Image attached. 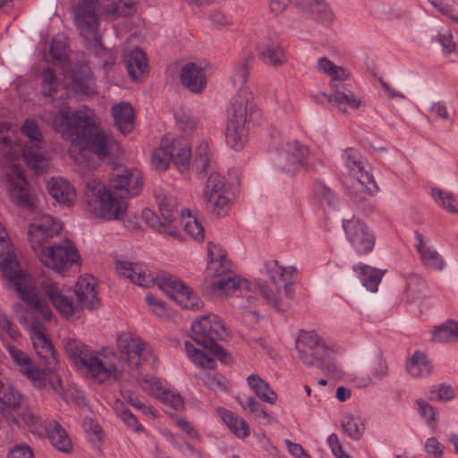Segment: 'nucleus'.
I'll return each mask as SVG.
<instances>
[{"instance_id": "obj_37", "label": "nucleus", "mask_w": 458, "mask_h": 458, "mask_svg": "<svg viewBox=\"0 0 458 458\" xmlns=\"http://www.w3.org/2000/svg\"><path fill=\"white\" fill-rule=\"evenodd\" d=\"M174 116L175 119L174 135L175 134V131L180 133V135L177 136L175 142L178 140L181 142H189V139L193 134L197 126L196 118L191 116L189 112H185L183 110L178 111Z\"/></svg>"}, {"instance_id": "obj_61", "label": "nucleus", "mask_w": 458, "mask_h": 458, "mask_svg": "<svg viewBox=\"0 0 458 458\" xmlns=\"http://www.w3.org/2000/svg\"><path fill=\"white\" fill-rule=\"evenodd\" d=\"M146 301L148 307L151 309V311L155 313L158 317H163L166 314L167 307L165 303L160 300H158L153 294H148L146 296Z\"/></svg>"}, {"instance_id": "obj_44", "label": "nucleus", "mask_w": 458, "mask_h": 458, "mask_svg": "<svg viewBox=\"0 0 458 458\" xmlns=\"http://www.w3.org/2000/svg\"><path fill=\"white\" fill-rule=\"evenodd\" d=\"M415 405L420 418L423 420L428 428L435 431L439 424L440 413L438 409L423 399L415 400Z\"/></svg>"}, {"instance_id": "obj_16", "label": "nucleus", "mask_w": 458, "mask_h": 458, "mask_svg": "<svg viewBox=\"0 0 458 458\" xmlns=\"http://www.w3.org/2000/svg\"><path fill=\"white\" fill-rule=\"evenodd\" d=\"M118 274L142 287L157 285L168 298L172 299V281L168 276H158L155 279L142 265L121 261L116 263Z\"/></svg>"}, {"instance_id": "obj_30", "label": "nucleus", "mask_w": 458, "mask_h": 458, "mask_svg": "<svg viewBox=\"0 0 458 458\" xmlns=\"http://www.w3.org/2000/svg\"><path fill=\"white\" fill-rule=\"evenodd\" d=\"M126 68L132 81H140L148 72L145 53L140 48L131 50L125 57Z\"/></svg>"}, {"instance_id": "obj_26", "label": "nucleus", "mask_w": 458, "mask_h": 458, "mask_svg": "<svg viewBox=\"0 0 458 458\" xmlns=\"http://www.w3.org/2000/svg\"><path fill=\"white\" fill-rule=\"evenodd\" d=\"M182 85L193 94L201 93L207 86V75L204 67L196 63H187L181 70Z\"/></svg>"}, {"instance_id": "obj_36", "label": "nucleus", "mask_w": 458, "mask_h": 458, "mask_svg": "<svg viewBox=\"0 0 458 458\" xmlns=\"http://www.w3.org/2000/svg\"><path fill=\"white\" fill-rule=\"evenodd\" d=\"M216 412L231 432L237 437L242 439L250 435L249 425L242 417L222 407H218Z\"/></svg>"}, {"instance_id": "obj_1", "label": "nucleus", "mask_w": 458, "mask_h": 458, "mask_svg": "<svg viewBox=\"0 0 458 458\" xmlns=\"http://www.w3.org/2000/svg\"><path fill=\"white\" fill-rule=\"evenodd\" d=\"M232 270L233 263L222 246L208 242L207 276L212 278V289L221 295L228 296L238 291L246 298L247 302L252 305L258 301L257 293H259L267 304L281 310L282 289L285 295L289 296L292 285L297 278V269L294 267H281L276 260L264 263L263 271L269 278V283H262L260 280L251 283L231 274Z\"/></svg>"}, {"instance_id": "obj_52", "label": "nucleus", "mask_w": 458, "mask_h": 458, "mask_svg": "<svg viewBox=\"0 0 458 458\" xmlns=\"http://www.w3.org/2000/svg\"><path fill=\"white\" fill-rule=\"evenodd\" d=\"M0 402L5 406L19 408L23 404V396L12 385L5 383L0 390Z\"/></svg>"}, {"instance_id": "obj_29", "label": "nucleus", "mask_w": 458, "mask_h": 458, "mask_svg": "<svg viewBox=\"0 0 458 458\" xmlns=\"http://www.w3.org/2000/svg\"><path fill=\"white\" fill-rule=\"evenodd\" d=\"M174 301L187 310H199L203 307V301L192 289L175 279H174Z\"/></svg>"}, {"instance_id": "obj_60", "label": "nucleus", "mask_w": 458, "mask_h": 458, "mask_svg": "<svg viewBox=\"0 0 458 458\" xmlns=\"http://www.w3.org/2000/svg\"><path fill=\"white\" fill-rule=\"evenodd\" d=\"M444 445L435 437H428L424 444V451L434 458H441L444 453Z\"/></svg>"}, {"instance_id": "obj_63", "label": "nucleus", "mask_w": 458, "mask_h": 458, "mask_svg": "<svg viewBox=\"0 0 458 458\" xmlns=\"http://www.w3.org/2000/svg\"><path fill=\"white\" fill-rule=\"evenodd\" d=\"M47 386H50V388L55 392V394L59 395L64 401H67V397L61 378L57 375H55L52 372L48 374Z\"/></svg>"}, {"instance_id": "obj_46", "label": "nucleus", "mask_w": 458, "mask_h": 458, "mask_svg": "<svg viewBox=\"0 0 458 458\" xmlns=\"http://www.w3.org/2000/svg\"><path fill=\"white\" fill-rule=\"evenodd\" d=\"M172 160V147L167 139H163L160 148L153 151L151 165L158 171H165Z\"/></svg>"}, {"instance_id": "obj_9", "label": "nucleus", "mask_w": 458, "mask_h": 458, "mask_svg": "<svg viewBox=\"0 0 458 458\" xmlns=\"http://www.w3.org/2000/svg\"><path fill=\"white\" fill-rule=\"evenodd\" d=\"M41 287L54 307L65 318L75 316L80 309L92 310L100 306L97 280L92 276L86 275L78 279L74 289L77 303L63 294L59 285L52 280H44Z\"/></svg>"}, {"instance_id": "obj_21", "label": "nucleus", "mask_w": 458, "mask_h": 458, "mask_svg": "<svg viewBox=\"0 0 458 458\" xmlns=\"http://www.w3.org/2000/svg\"><path fill=\"white\" fill-rule=\"evenodd\" d=\"M346 237L358 255L370 253L375 246V235L365 223L352 217L343 221Z\"/></svg>"}, {"instance_id": "obj_40", "label": "nucleus", "mask_w": 458, "mask_h": 458, "mask_svg": "<svg viewBox=\"0 0 458 458\" xmlns=\"http://www.w3.org/2000/svg\"><path fill=\"white\" fill-rule=\"evenodd\" d=\"M180 224L186 234L196 242L204 240V228L197 216L189 208L181 210Z\"/></svg>"}, {"instance_id": "obj_39", "label": "nucleus", "mask_w": 458, "mask_h": 458, "mask_svg": "<svg viewBox=\"0 0 458 458\" xmlns=\"http://www.w3.org/2000/svg\"><path fill=\"white\" fill-rule=\"evenodd\" d=\"M247 384L255 395L262 402L269 404L276 403L277 394L259 375H250L247 377Z\"/></svg>"}, {"instance_id": "obj_22", "label": "nucleus", "mask_w": 458, "mask_h": 458, "mask_svg": "<svg viewBox=\"0 0 458 458\" xmlns=\"http://www.w3.org/2000/svg\"><path fill=\"white\" fill-rule=\"evenodd\" d=\"M342 160L350 174L365 187L369 195L378 191V186L358 150L352 148H346L342 154Z\"/></svg>"}, {"instance_id": "obj_14", "label": "nucleus", "mask_w": 458, "mask_h": 458, "mask_svg": "<svg viewBox=\"0 0 458 458\" xmlns=\"http://www.w3.org/2000/svg\"><path fill=\"white\" fill-rule=\"evenodd\" d=\"M40 261L59 274H64L81 259L80 253L70 240L42 248L38 252Z\"/></svg>"}, {"instance_id": "obj_41", "label": "nucleus", "mask_w": 458, "mask_h": 458, "mask_svg": "<svg viewBox=\"0 0 458 458\" xmlns=\"http://www.w3.org/2000/svg\"><path fill=\"white\" fill-rule=\"evenodd\" d=\"M343 432L351 439L358 441L361 438L365 431L364 419L353 413H345L341 421Z\"/></svg>"}, {"instance_id": "obj_47", "label": "nucleus", "mask_w": 458, "mask_h": 458, "mask_svg": "<svg viewBox=\"0 0 458 458\" xmlns=\"http://www.w3.org/2000/svg\"><path fill=\"white\" fill-rule=\"evenodd\" d=\"M426 397L432 402L448 403L455 399L456 394L454 389L445 383L436 384L425 392Z\"/></svg>"}, {"instance_id": "obj_6", "label": "nucleus", "mask_w": 458, "mask_h": 458, "mask_svg": "<svg viewBox=\"0 0 458 458\" xmlns=\"http://www.w3.org/2000/svg\"><path fill=\"white\" fill-rule=\"evenodd\" d=\"M22 133L30 139L24 148L17 142V129L10 123H0V155L7 160H15L23 154L27 165L36 173H42L48 166V159L40 146L42 135L38 124L26 120L21 127Z\"/></svg>"}, {"instance_id": "obj_3", "label": "nucleus", "mask_w": 458, "mask_h": 458, "mask_svg": "<svg viewBox=\"0 0 458 458\" xmlns=\"http://www.w3.org/2000/svg\"><path fill=\"white\" fill-rule=\"evenodd\" d=\"M253 58L251 54L242 56L235 64L231 75V81L238 92L232 99L227 111L225 137L227 144L234 150H241L247 141L246 123L254 110L252 94L244 86Z\"/></svg>"}, {"instance_id": "obj_49", "label": "nucleus", "mask_w": 458, "mask_h": 458, "mask_svg": "<svg viewBox=\"0 0 458 458\" xmlns=\"http://www.w3.org/2000/svg\"><path fill=\"white\" fill-rule=\"evenodd\" d=\"M432 340L445 342L450 340L458 341V322L453 319L435 327L431 331Z\"/></svg>"}, {"instance_id": "obj_38", "label": "nucleus", "mask_w": 458, "mask_h": 458, "mask_svg": "<svg viewBox=\"0 0 458 458\" xmlns=\"http://www.w3.org/2000/svg\"><path fill=\"white\" fill-rule=\"evenodd\" d=\"M45 433H47L51 444L57 450L64 453H71L72 450V444L67 433L63 427L55 421L48 422L46 425Z\"/></svg>"}, {"instance_id": "obj_13", "label": "nucleus", "mask_w": 458, "mask_h": 458, "mask_svg": "<svg viewBox=\"0 0 458 458\" xmlns=\"http://www.w3.org/2000/svg\"><path fill=\"white\" fill-rule=\"evenodd\" d=\"M273 163L278 170L289 175L294 174L301 167L310 171L322 165L320 157L298 140L289 141L284 149L276 152L273 156Z\"/></svg>"}, {"instance_id": "obj_10", "label": "nucleus", "mask_w": 458, "mask_h": 458, "mask_svg": "<svg viewBox=\"0 0 458 458\" xmlns=\"http://www.w3.org/2000/svg\"><path fill=\"white\" fill-rule=\"evenodd\" d=\"M317 69L328 77L330 93H324L323 96L333 106L340 112H347L361 106L360 96L352 90V75L348 69L327 57L318 59Z\"/></svg>"}, {"instance_id": "obj_54", "label": "nucleus", "mask_w": 458, "mask_h": 458, "mask_svg": "<svg viewBox=\"0 0 458 458\" xmlns=\"http://www.w3.org/2000/svg\"><path fill=\"white\" fill-rule=\"evenodd\" d=\"M36 228H39L41 231L53 237L62 230V224L59 220L55 219L53 216L48 215H43L38 221L33 223Z\"/></svg>"}, {"instance_id": "obj_34", "label": "nucleus", "mask_w": 458, "mask_h": 458, "mask_svg": "<svg viewBox=\"0 0 458 458\" xmlns=\"http://www.w3.org/2000/svg\"><path fill=\"white\" fill-rule=\"evenodd\" d=\"M405 368L407 373L414 378L428 377L433 369L430 360L420 351H416L407 359Z\"/></svg>"}, {"instance_id": "obj_28", "label": "nucleus", "mask_w": 458, "mask_h": 458, "mask_svg": "<svg viewBox=\"0 0 458 458\" xmlns=\"http://www.w3.org/2000/svg\"><path fill=\"white\" fill-rule=\"evenodd\" d=\"M191 149L189 142H175L174 138V167L185 181L191 178Z\"/></svg>"}, {"instance_id": "obj_32", "label": "nucleus", "mask_w": 458, "mask_h": 458, "mask_svg": "<svg viewBox=\"0 0 458 458\" xmlns=\"http://www.w3.org/2000/svg\"><path fill=\"white\" fill-rule=\"evenodd\" d=\"M259 59L266 64L278 66L286 60L284 48L275 41L262 42L256 47Z\"/></svg>"}, {"instance_id": "obj_5", "label": "nucleus", "mask_w": 458, "mask_h": 458, "mask_svg": "<svg viewBox=\"0 0 458 458\" xmlns=\"http://www.w3.org/2000/svg\"><path fill=\"white\" fill-rule=\"evenodd\" d=\"M191 330L194 342L209 352L208 354L192 343L185 342V351L192 363L199 368L212 369L216 366V360L210 354L224 363L229 361L225 351L216 344L227 337L226 328L218 316L213 313L201 316L192 322Z\"/></svg>"}, {"instance_id": "obj_11", "label": "nucleus", "mask_w": 458, "mask_h": 458, "mask_svg": "<svg viewBox=\"0 0 458 458\" xmlns=\"http://www.w3.org/2000/svg\"><path fill=\"white\" fill-rule=\"evenodd\" d=\"M298 359L307 367L322 370L327 376L339 378L341 366L335 360V351L314 331L301 330L295 340Z\"/></svg>"}, {"instance_id": "obj_58", "label": "nucleus", "mask_w": 458, "mask_h": 458, "mask_svg": "<svg viewBox=\"0 0 458 458\" xmlns=\"http://www.w3.org/2000/svg\"><path fill=\"white\" fill-rule=\"evenodd\" d=\"M174 423H175V425L187 437L189 440L199 441L200 439V436L197 428L191 421L187 420L185 418L174 417Z\"/></svg>"}, {"instance_id": "obj_62", "label": "nucleus", "mask_w": 458, "mask_h": 458, "mask_svg": "<svg viewBox=\"0 0 458 458\" xmlns=\"http://www.w3.org/2000/svg\"><path fill=\"white\" fill-rule=\"evenodd\" d=\"M207 386L214 391H226L227 390V381L226 379L218 374L213 376H207L205 379Z\"/></svg>"}, {"instance_id": "obj_19", "label": "nucleus", "mask_w": 458, "mask_h": 458, "mask_svg": "<svg viewBox=\"0 0 458 458\" xmlns=\"http://www.w3.org/2000/svg\"><path fill=\"white\" fill-rule=\"evenodd\" d=\"M291 0H268L270 11L276 14L282 13ZM298 8L310 15L314 20L322 23H331L334 13L325 0H295Z\"/></svg>"}, {"instance_id": "obj_42", "label": "nucleus", "mask_w": 458, "mask_h": 458, "mask_svg": "<svg viewBox=\"0 0 458 458\" xmlns=\"http://www.w3.org/2000/svg\"><path fill=\"white\" fill-rule=\"evenodd\" d=\"M142 387L168 408L172 407V393L166 387L165 382L155 377H150L143 380Z\"/></svg>"}, {"instance_id": "obj_33", "label": "nucleus", "mask_w": 458, "mask_h": 458, "mask_svg": "<svg viewBox=\"0 0 458 458\" xmlns=\"http://www.w3.org/2000/svg\"><path fill=\"white\" fill-rule=\"evenodd\" d=\"M112 116L115 127L123 133L128 134L134 128V111L129 103L122 102L112 107Z\"/></svg>"}, {"instance_id": "obj_15", "label": "nucleus", "mask_w": 458, "mask_h": 458, "mask_svg": "<svg viewBox=\"0 0 458 458\" xmlns=\"http://www.w3.org/2000/svg\"><path fill=\"white\" fill-rule=\"evenodd\" d=\"M121 362L130 369H139L143 363L154 360L152 348L140 338L123 333L117 338Z\"/></svg>"}, {"instance_id": "obj_4", "label": "nucleus", "mask_w": 458, "mask_h": 458, "mask_svg": "<svg viewBox=\"0 0 458 458\" xmlns=\"http://www.w3.org/2000/svg\"><path fill=\"white\" fill-rule=\"evenodd\" d=\"M22 283L25 284V286L21 287V283H16L17 290H15L19 297L27 304L22 315V321L30 334L38 356L44 360L47 369H55L58 360L52 344L47 336L46 327L41 322V320L51 319L52 310L39 298L35 282L23 280Z\"/></svg>"}, {"instance_id": "obj_24", "label": "nucleus", "mask_w": 458, "mask_h": 458, "mask_svg": "<svg viewBox=\"0 0 458 458\" xmlns=\"http://www.w3.org/2000/svg\"><path fill=\"white\" fill-rule=\"evenodd\" d=\"M115 360L116 355L114 353L107 355L106 352H93L84 369L99 383L111 379L117 380L120 377V371L114 363Z\"/></svg>"}, {"instance_id": "obj_7", "label": "nucleus", "mask_w": 458, "mask_h": 458, "mask_svg": "<svg viewBox=\"0 0 458 458\" xmlns=\"http://www.w3.org/2000/svg\"><path fill=\"white\" fill-rule=\"evenodd\" d=\"M194 163L199 173L210 172L203 188L207 209L216 216H225L232 208L233 193L226 178L214 171L216 163L207 142L197 147Z\"/></svg>"}, {"instance_id": "obj_8", "label": "nucleus", "mask_w": 458, "mask_h": 458, "mask_svg": "<svg viewBox=\"0 0 458 458\" xmlns=\"http://www.w3.org/2000/svg\"><path fill=\"white\" fill-rule=\"evenodd\" d=\"M135 12L132 0H78L72 7L73 21L80 36L89 43L99 41V15L118 18Z\"/></svg>"}, {"instance_id": "obj_17", "label": "nucleus", "mask_w": 458, "mask_h": 458, "mask_svg": "<svg viewBox=\"0 0 458 458\" xmlns=\"http://www.w3.org/2000/svg\"><path fill=\"white\" fill-rule=\"evenodd\" d=\"M142 184L140 171L118 165L109 174L106 187L128 199L137 196L141 191Z\"/></svg>"}, {"instance_id": "obj_2", "label": "nucleus", "mask_w": 458, "mask_h": 458, "mask_svg": "<svg viewBox=\"0 0 458 458\" xmlns=\"http://www.w3.org/2000/svg\"><path fill=\"white\" fill-rule=\"evenodd\" d=\"M67 98L68 94L65 92V96L61 95V100L55 103L58 110L52 120L54 129L72 146L80 149L87 148L100 159L106 157H118L121 147L113 135L97 126L90 111L82 108L71 112L65 101Z\"/></svg>"}, {"instance_id": "obj_55", "label": "nucleus", "mask_w": 458, "mask_h": 458, "mask_svg": "<svg viewBox=\"0 0 458 458\" xmlns=\"http://www.w3.org/2000/svg\"><path fill=\"white\" fill-rule=\"evenodd\" d=\"M313 191L322 203H326L327 206L332 208L337 204V199L330 188H328L323 182H315Z\"/></svg>"}, {"instance_id": "obj_12", "label": "nucleus", "mask_w": 458, "mask_h": 458, "mask_svg": "<svg viewBox=\"0 0 458 458\" xmlns=\"http://www.w3.org/2000/svg\"><path fill=\"white\" fill-rule=\"evenodd\" d=\"M84 195L89 211L96 216L108 221L124 217L128 208L127 199L107 188L101 180L89 179L86 182Z\"/></svg>"}, {"instance_id": "obj_35", "label": "nucleus", "mask_w": 458, "mask_h": 458, "mask_svg": "<svg viewBox=\"0 0 458 458\" xmlns=\"http://www.w3.org/2000/svg\"><path fill=\"white\" fill-rule=\"evenodd\" d=\"M64 347L69 358L79 369H84L93 354L88 346L77 339L64 340Z\"/></svg>"}, {"instance_id": "obj_48", "label": "nucleus", "mask_w": 458, "mask_h": 458, "mask_svg": "<svg viewBox=\"0 0 458 458\" xmlns=\"http://www.w3.org/2000/svg\"><path fill=\"white\" fill-rule=\"evenodd\" d=\"M54 369H40L38 365L32 362L26 368L21 374L26 377L32 385L38 389H46L47 387V377Z\"/></svg>"}, {"instance_id": "obj_20", "label": "nucleus", "mask_w": 458, "mask_h": 458, "mask_svg": "<svg viewBox=\"0 0 458 458\" xmlns=\"http://www.w3.org/2000/svg\"><path fill=\"white\" fill-rule=\"evenodd\" d=\"M5 186L11 199L19 206L32 207L35 198L21 165H11L5 174Z\"/></svg>"}, {"instance_id": "obj_57", "label": "nucleus", "mask_w": 458, "mask_h": 458, "mask_svg": "<svg viewBox=\"0 0 458 458\" xmlns=\"http://www.w3.org/2000/svg\"><path fill=\"white\" fill-rule=\"evenodd\" d=\"M7 350L12 360L19 367L21 373L33 362L27 353L14 345H8Z\"/></svg>"}, {"instance_id": "obj_43", "label": "nucleus", "mask_w": 458, "mask_h": 458, "mask_svg": "<svg viewBox=\"0 0 458 458\" xmlns=\"http://www.w3.org/2000/svg\"><path fill=\"white\" fill-rule=\"evenodd\" d=\"M17 414L33 434L39 437L45 435L46 425L34 409L21 404Z\"/></svg>"}, {"instance_id": "obj_53", "label": "nucleus", "mask_w": 458, "mask_h": 458, "mask_svg": "<svg viewBox=\"0 0 458 458\" xmlns=\"http://www.w3.org/2000/svg\"><path fill=\"white\" fill-rule=\"evenodd\" d=\"M41 93L45 97L53 96L58 89V79L55 72L50 68H45L41 72Z\"/></svg>"}, {"instance_id": "obj_59", "label": "nucleus", "mask_w": 458, "mask_h": 458, "mask_svg": "<svg viewBox=\"0 0 458 458\" xmlns=\"http://www.w3.org/2000/svg\"><path fill=\"white\" fill-rule=\"evenodd\" d=\"M49 237L51 236L47 235V233L39 228H36V225L33 223L30 225L29 241L34 251H38V249H39L44 242Z\"/></svg>"}, {"instance_id": "obj_51", "label": "nucleus", "mask_w": 458, "mask_h": 458, "mask_svg": "<svg viewBox=\"0 0 458 458\" xmlns=\"http://www.w3.org/2000/svg\"><path fill=\"white\" fill-rule=\"evenodd\" d=\"M433 8L448 17L453 22H458V1L454 0H427Z\"/></svg>"}, {"instance_id": "obj_64", "label": "nucleus", "mask_w": 458, "mask_h": 458, "mask_svg": "<svg viewBox=\"0 0 458 458\" xmlns=\"http://www.w3.org/2000/svg\"><path fill=\"white\" fill-rule=\"evenodd\" d=\"M8 458H33V452L28 445H15L9 452Z\"/></svg>"}, {"instance_id": "obj_31", "label": "nucleus", "mask_w": 458, "mask_h": 458, "mask_svg": "<svg viewBox=\"0 0 458 458\" xmlns=\"http://www.w3.org/2000/svg\"><path fill=\"white\" fill-rule=\"evenodd\" d=\"M353 271L361 284L371 293L377 292L378 285L386 273V270L377 269L362 263L353 266Z\"/></svg>"}, {"instance_id": "obj_50", "label": "nucleus", "mask_w": 458, "mask_h": 458, "mask_svg": "<svg viewBox=\"0 0 458 458\" xmlns=\"http://www.w3.org/2000/svg\"><path fill=\"white\" fill-rule=\"evenodd\" d=\"M456 25V31L458 33V22ZM437 41L441 46L442 52L445 55H458V39L454 40L452 33L448 30H443L437 35Z\"/></svg>"}, {"instance_id": "obj_18", "label": "nucleus", "mask_w": 458, "mask_h": 458, "mask_svg": "<svg viewBox=\"0 0 458 458\" xmlns=\"http://www.w3.org/2000/svg\"><path fill=\"white\" fill-rule=\"evenodd\" d=\"M3 256L4 259L0 268L14 291L17 290L16 283H21V287L25 286V284L22 283L23 279L24 281L34 282L33 278L20 267L16 256L12 251V245L8 239L7 232L0 223V257Z\"/></svg>"}, {"instance_id": "obj_23", "label": "nucleus", "mask_w": 458, "mask_h": 458, "mask_svg": "<svg viewBox=\"0 0 458 458\" xmlns=\"http://www.w3.org/2000/svg\"><path fill=\"white\" fill-rule=\"evenodd\" d=\"M159 216L149 208L142 210V217L146 223L159 233L172 235V206L169 196L163 193L156 194Z\"/></svg>"}, {"instance_id": "obj_45", "label": "nucleus", "mask_w": 458, "mask_h": 458, "mask_svg": "<svg viewBox=\"0 0 458 458\" xmlns=\"http://www.w3.org/2000/svg\"><path fill=\"white\" fill-rule=\"evenodd\" d=\"M430 196L438 207L449 213L458 214V195L438 187H432Z\"/></svg>"}, {"instance_id": "obj_27", "label": "nucleus", "mask_w": 458, "mask_h": 458, "mask_svg": "<svg viewBox=\"0 0 458 458\" xmlns=\"http://www.w3.org/2000/svg\"><path fill=\"white\" fill-rule=\"evenodd\" d=\"M47 190L52 198L59 204L70 207L76 199L74 186L62 177H52L47 182Z\"/></svg>"}, {"instance_id": "obj_56", "label": "nucleus", "mask_w": 458, "mask_h": 458, "mask_svg": "<svg viewBox=\"0 0 458 458\" xmlns=\"http://www.w3.org/2000/svg\"><path fill=\"white\" fill-rule=\"evenodd\" d=\"M114 411L116 414L130 427H131L136 432L143 430L140 424L138 423L135 416L124 407V404L118 401L114 404Z\"/></svg>"}, {"instance_id": "obj_25", "label": "nucleus", "mask_w": 458, "mask_h": 458, "mask_svg": "<svg viewBox=\"0 0 458 458\" xmlns=\"http://www.w3.org/2000/svg\"><path fill=\"white\" fill-rule=\"evenodd\" d=\"M414 247L420 255L422 265L435 271H442L445 267V261L442 255L433 248L430 240L416 231L414 233Z\"/></svg>"}]
</instances>
